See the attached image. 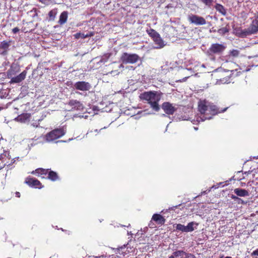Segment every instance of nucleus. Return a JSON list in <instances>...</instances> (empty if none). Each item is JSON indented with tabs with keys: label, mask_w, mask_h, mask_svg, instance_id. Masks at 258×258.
Segmentation results:
<instances>
[{
	"label": "nucleus",
	"mask_w": 258,
	"mask_h": 258,
	"mask_svg": "<svg viewBox=\"0 0 258 258\" xmlns=\"http://www.w3.org/2000/svg\"><path fill=\"white\" fill-rule=\"evenodd\" d=\"M227 108L220 110L217 106L213 104L209 103L208 104V108L206 109L205 113H203L201 118L202 121L206 119H210L213 116L218 113L223 112L227 110Z\"/></svg>",
	"instance_id": "obj_2"
},
{
	"label": "nucleus",
	"mask_w": 258,
	"mask_h": 258,
	"mask_svg": "<svg viewBox=\"0 0 258 258\" xmlns=\"http://www.w3.org/2000/svg\"><path fill=\"white\" fill-rule=\"evenodd\" d=\"M53 0H39V2L45 5H48L52 2Z\"/></svg>",
	"instance_id": "obj_37"
},
{
	"label": "nucleus",
	"mask_w": 258,
	"mask_h": 258,
	"mask_svg": "<svg viewBox=\"0 0 258 258\" xmlns=\"http://www.w3.org/2000/svg\"><path fill=\"white\" fill-rule=\"evenodd\" d=\"M74 87L75 89L78 90L87 91L91 89V86L88 82L85 81H78L74 84Z\"/></svg>",
	"instance_id": "obj_11"
},
{
	"label": "nucleus",
	"mask_w": 258,
	"mask_h": 258,
	"mask_svg": "<svg viewBox=\"0 0 258 258\" xmlns=\"http://www.w3.org/2000/svg\"><path fill=\"white\" fill-rule=\"evenodd\" d=\"M215 8L216 10L218 12L221 13L222 15L225 16L226 15V14H227L226 10L224 7V6H222V5L219 4H217L215 5Z\"/></svg>",
	"instance_id": "obj_23"
},
{
	"label": "nucleus",
	"mask_w": 258,
	"mask_h": 258,
	"mask_svg": "<svg viewBox=\"0 0 258 258\" xmlns=\"http://www.w3.org/2000/svg\"><path fill=\"white\" fill-rule=\"evenodd\" d=\"M229 31V29L227 27L221 28L219 29L217 31L218 33L221 35H223L226 33H228Z\"/></svg>",
	"instance_id": "obj_31"
},
{
	"label": "nucleus",
	"mask_w": 258,
	"mask_h": 258,
	"mask_svg": "<svg viewBox=\"0 0 258 258\" xmlns=\"http://www.w3.org/2000/svg\"><path fill=\"white\" fill-rule=\"evenodd\" d=\"M83 35H85V34L84 33H82L79 32V33H77L75 34L74 35V36L75 38L76 39H78L80 38H82L84 39L85 38H84L83 37Z\"/></svg>",
	"instance_id": "obj_36"
},
{
	"label": "nucleus",
	"mask_w": 258,
	"mask_h": 258,
	"mask_svg": "<svg viewBox=\"0 0 258 258\" xmlns=\"http://www.w3.org/2000/svg\"><path fill=\"white\" fill-rule=\"evenodd\" d=\"M253 34L250 29L248 28L247 29L241 30L240 32L239 33V36L240 37L244 38L246 37L247 36Z\"/></svg>",
	"instance_id": "obj_24"
},
{
	"label": "nucleus",
	"mask_w": 258,
	"mask_h": 258,
	"mask_svg": "<svg viewBox=\"0 0 258 258\" xmlns=\"http://www.w3.org/2000/svg\"><path fill=\"white\" fill-rule=\"evenodd\" d=\"M68 17V13L67 11L62 12L59 16L58 23L60 25L64 24L66 23Z\"/></svg>",
	"instance_id": "obj_21"
},
{
	"label": "nucleus",
	"mask_w": 258,
	"mask_h": 258,
	"mask_svg": "<svg viewBox=\"0 0 258 258\" xmlns=\"http://www.w3.org/2000/svg\"><path fill=\"white\" fill-rule=\"evenodd\" d=\"M3 109V107H0V111L2 110Z\"/></svg>",
	"instance_id": "obj_45"
},
{
	"label": "nucleus",
	"mask_w": 258,
	"mask_h": 258,
	"mask_svg": "<svg viewBox=\"0 0 258 258\" xmlns=\"http://www.w3.org/2000/svg\"><path fill=\"white\" fill-rule=\"evenodd\" d=\"M231 198L234 200L236 199H239V198L233 195L231 196Z\"/></svg>",
	"instance_id": "obj_43"
},
{
	"label": "nucleus",
	"mask_w": 258,
	"mask_h": 258,
	"mask_svg": "<svg viewBox=\"0 0 258 258\" xmlns=\"http://www.w3.org/2000/svg\"><path fill=\"white\" fill-rule=\"evenodd\" d=\"M195 223L194 222H191L189 223L187 226H185L186 232H191L194 230V225Z\"/></svg>",
	"instance_id": "obj_32"
},
{
	"label": "nucleus",
	"mask_w": 258,
	"mask_h": 258,
	"mask_svg": "<svg viewBox=\"0 0 258 258\" xmlns=\"http://www.w3.org/2000/svg\"><path fill=\"white\" fill-rule=\"evenodd\" d=\"M68 105L72 107V108L76 110H83L84 109L83 104L77 100H70L68 102Z\"/></svg>",
	"instance_id": "obj_12"
},
{
	"label": "nucleus",
	"mask_w": 258,
	"mask_h": 258,
	"mask_svg": "<svg viewBox=\"0 0 258 258\" xmlns=\"http://www.w3.org/2000/svg\"><path fill=\"white\" fill-rule=\"evenodd\" d=\"M248 28L253 34L258 32V15L256 16L255 19L252 21Z\"/></svg>",
	"instance_id": "obj_18"
},
{
	"label": "nucleus",
	"mask_w": 258,
	"mask_h": 258,
	"mask_svg": "<svg viewBox=\"0 0 258 258\" xmlns=\"http://www.w3.org/2000/svg\"><path fill=\"white\" fill-rule=\"evenodd\" d=\"M15 196H16V197H17V198H20V197H21V194H20V193L19 192H18V191H16V192H15Z\"/></svg>",
	"instance_id": "obj_42"
},
{
	"label": "nucleus",
	"mask_w": 258,
	"mask_h": 258,
	"mask_svg": "<svg viewBox=\"0 0 258 258\" xmlns=\"http://www.w3.org/2000/svg\"><path fill=\"white\" fill-rule=\"evenodd\" d=\"M185 251L181 250H176L173 252L172 255L170 256L168 258H175V257L183 256V253Z\"/></svg>",
	"instance_id": "obj_28"
},
{
	"label": "nucleus",
	"mask_w": 258,
	"mask_h": 258,
	"mask_svg": "<svg viewBox=\"0 0 258 258\" xmlns=\"http://www.w3.org/2000/svg\"><path fill=\"white\" fill-rule=\"evenodd\" d=\"M227 75L225 78H220L219 79L220 82L222 84L229 83L235 77L240 76L241 74L240 71L238 69L233 70H227Z\"/></svg>",
	"instance_id": "obj_6"
},
{
	"label": "nucleus",
	"mask_w": 258,
	"mask_h": 258,
	"mask_svg": "<svg viewBox=\"0 0 258 258\" xmlns=\"http://www.w3.org/2000/svg\"><path fill=\"white\" fill-rule=\"evenodd\" d=\"M226 47L222 44H212L207 51V54L209 56H213L215 55H220L225 50Z\"/></svg>",
	"instance_id": "obj_4"
},
{
	"label": "nucleus",
	"mask_w": 258,
	"mask_h": 258,
	"mask_svg": "<svg viewBox=\"0 0 258 258\" xmlns=\"http://www.w3.org/2000/svg\"><path fill=\"white\" fill-rule=\"evenodd\" d=\"M201 2L208 8H211L213 4V0H201Z\"/></svg>",
	"instance_id": "obj_33"
},
{
	"label": "nucleus",
	"mask_w": 258,
	"mask_h": 258,
	"mask_svg": "<svg viewBox=\"0 0 258 258\" xmlns=\"http://www.w3.org/2000/svg\"><path fill=\"white\" fill-rule=\"evenodd\" d=\"M216 72L218 73V77L217 80L219 81L220 78H225L227 75V71L225 70H223L222 69H218L216 70Z\"/></svg>",
	"instance_id": "obj_25"
},
{
	"label": "nucleus",
	"mask_w": 258,
	"mask_h": 258,
	"mask_svg": "<svg viewBox=\"0 0 258 258\" xmlns=\"http://www.w3.org/2000/svg\"><path fill=\"white\" fill-rule=\"evenodd\" d=\"M234 193L239 197H246L248 196V192L245 189L242 188H235L234 190Z\"/></svg>",
	"instance_id": "obj_20"
},
{
	"label": "nucleus",
	"mask_w": 258,
	"mask_h": 258,
	"mask_svg": "<svg viewBox=\"0 0 258 258\" xmlns=\"http://www.w3.org/2000/svg\"><path fill=\"white\" fill-rule=\"evenodd\" d=\"M162 93L156 91H146L140 95V99L145 101L150 106V107L155 111L160 110L159 102L161 99Z\"/></svg>",
	"instance_id": "obj_1"
},
{
	"label": "nucleus",
	"mask_w": 258,
	"mask_h": 258,
	"mask_svg": "<svg viewBox=\"0 0 258 258\" xmlns=\"http://www.w3.org/2000/svg\"><path fill=\"white\" fill-rule=\"evenodd\" d=\"M152 220L155 221L157 224L162 225L165 222V219L161 215L154 214L152 217Z\"/></svg>",
	"instance_id": "obj_17"
},
{
	"label": "nucleus",
	"mask_w": 258,
	"mask_h": 258,
	"mask_svg": "<svg viewBox=\"0 0 258 258\" xmlns=\"http://www.w3.org/2000/svg\"><path fill=\"white\" fill-rule=\"evenodd\" d=\"M230 54L234 57H237L239 54V51L237 49H233L230 51Z\"/></svg>",
	"instance_id": "obj_35"
},
{
	"label": "nucleus",
	"mask_w": 258,
	"mask_h": 258,
	"mask_svg": "<svg viewBox=\"0 0 258 258\" xmlns=\"http://www.w3.org/2000/svg\"><path fill=\"white\" fill-rule=\"evenodd\" d=\"M47 178L52 181H55L58 179L59 177L56 172L49 169Z\"/></svg>",
	"instance_id": "obj_19"
},
{
	"label": "nucleus",
	"mask_w": 258,
	"mask_h": 258,
	"mask_svg": "<svg viewBox=\"0 0 258 258\" xmlns=\"http://www.w3.org/2000/svg\"><path fill=\"white\" fill-rule=\"evenodd\" d=\"M11 41H3L0 43V48L7 50L10 46Z\"/></svg>",
	"instance_id": "obj_27"
},
{
	"label": "nucleus",
	"mask_w": 258,
	"mask_h": 258,
	"mask_svg": "<svg viewBox=\"0 0 258 258\" xmlns=\"http://www.w3.org/2000/svg\"><path fill=\"white\" fill-rule=\"evenodd\" d=\"M208 104H209V103L205 100H201L198 102V110L201 115L203 113H205L206 109L208 108Z\"/></svg>",
	"instance_id": "obj_16"
},
{
	"label": "nucleus",
	"mask_w": 258,
	"mask_h": 258,
	"mask_svg": "<svg viewBox=\"0 0 258 258\" xmlns=\"http://www.w3.org/2000/svg\"><path fill=\"white\" fill-rule=\"evenodd\" d=\"M49 169L37 168L31 172L33 174H37L38 176H41L42 178H45V175H48Z\"/></svg>",
	"instance_id": "obj_15"
},
{
	"label": "nucleus",
	"mask_w": 258,
	"mask_h": 258,
	"mask_svg": "<svg viewBox=\"0 0 258 258\" xmlns=\"http://www.w3.org/2000/svg\"><path fill=\"white\" fill-rule=\"evenodd\" d=\"M4 166L0 167V181H2L3 179H6L7 174V170L6 171L4 169Z\"/></svg>",
	"instance_id": "obj_30"
},
{
	"label": "nucleus",
	"mask_w": 258,
	"mask_h": 258,
	"mask_svg": "<svg viewBox=\"0 0 258 258\" xmlns=\"http://www.w3.org/2000/svg\"><path fill=\"white\" fill-rule=\"evenodd\" d=\"M139 56L135 53L129 54L127 52L123 53L120 56V60L123 64H133L139 60Z\"/></svg>",
	"instance_id": "obj_5"
},
{
	"label": "nucleus",
	"mask_w": 258,
	"mask_h": 258,
	"mask_svg": "<svg viewBox=\"0 0 258 258\" xmlns=\"http://www.w3.org/2000/svg\"><path fill=\"white\" fill-rule=\"evenodd\" d=\"M20 29L18 27H15L12 29L13 33L16 34L19 31Z\"/></svg>",
	"instance_id": "obj_39"
},
{
	"label": "nucleus",
	"mask_w": 258,
	"mask_h": 258,
	"mask_svg": "<svg viewBox=\"0 0 258 258\" xmlns=\"http://www.w3.org/2000/svg\"><path fill=\"white\" fill-rule=\"evenodd\" d=\"M94 32H89L88 33L86 34H85V35H83V37L84 38H88V37H92V36H93L94 35Z\"/></svg>",
	"instance_id": "obj_38"
},
{
	"label": "nucleus",
	"mask_w": 258,
	"mask_h": 258,
	"mask_svg": "<svg viewBox=\"0 0 258 258\" xmlns=\"http://www.w3.org/2000/svg\"><path fill=\"white\" fill-rule=\"evenodd\" d=\"M191 258H196V257L192 254V255L191 256Z\"/></svg>",
	"instance_id": "obj_44"
},
{
	"label": "nucleus",
	"mask_w": 258,
	"mask_h": 258,
	"mask_svg": "<svg viewBox=\"0 0 258 258\" xmlns=\"http://www.w3.org/2000/svg\"><path fill=\"white\" fill-rule=\"evenodd\" d=\"M241 179H242V178H240V179H239L238 180H241Z\"/></svg>",
	"instance_id": "obj_47"
},
{
	"label": "nucleus",
	"mask_w": 258,
	"mask_h": 258,
	"mask_svg": "<svg viewBox=\"0 0 258 258\" xmlns=\"http://www.w3.org/2000/svg\"><path fill=\"white\" fill-rule=\"evenodd\" d=\"M176 230L181 231L182 232H185V226L182 225L181 224H177L176 226Z\"/></svg>",
	"instance_id": "obj_34"
},
{
	"label": "nucleus",
	"mask_w": 258,
	"mask_h": 258,
	"mask_svg": "<svg viewBox=\"0 0 258 258\" xmlns=\"http://www.w3.org/2000/svg\"><path fill=\"white\" fill-rule=\"evenodd\" d=\"M153 40L155 44L158 45L159 48H162L164 46V42L159 34L154 38Z\"/></svg>",
	"instance_id": "obj_22"
},
{
	"label": "nucleus",
	"mask_w": 258,
	"mask_h": 258,
	"mask_svg": "<svg viewBox=\"0 0 258 258\" xmlns=\"http://www.w3.org/2000/svg\"><path fill=\"white\" fill-rule=\"evenodd\" d=\"M187 20L190 23L196 25H204L207 23V21L204 17L192 14L188 15Z\"/></svg>",
	"instance_id": "obj_7"
},
{
	"label": "nucleus",
	"mask_w": 258,
	"mask_h": 258,
	"mask_svg": "<svg viewBox=\"0 0 258 258\" xmlns=\"http://www.w3.org/2000/svg\"><path fill=\"white\" fill-rule=\"evenodd\" d=\"M57 13V10L56 9H52L49 11L48 14L49 17L48 20L50 21H54Z\"/></svg>",
	"instance_id": "obj_26"
},
{
	"label": "nucleus",
	"mask_w": 258,
	"mask_h": 258,
	"mask_svg": "<svg viewBox=\"0 0 258 258\" xmlns=\"http://www.w3.org/2000/svg\"><path fill=\"white\" fill-rule=\"evenodd\" d=\"M30 113H24L18 115L15 119L17 121L20 122L21 123H25L30 120Z\"/></svg>",
	"instance_id": "obj_14"
},
{
	"label": "nucleus",
	"mask_w": 258,
	"mask_h": 258,
	"mask_svg": "<svg viewBox=\"0 0 258 258\" xmlns=\"http://www.w3.org/2000/svg\"><path fill=\"white\" fill-rule=\"evenodd\" d=\"M0 160L4 163L3 166L4 167L5 166H11L15 162V158H12L9 151H5L2 154Z\"/></svg>",
	"instance_id": "obj_8"
},
{
	"label": "nucleus",
	"mask_w": 258,
	"mask_h": 258,
	"mask_svg": "<svg viewBox=\"0 0 258 258\" xmlns=\"http://www.w3.org/2000/svg\"><path fill=\"white\" fill-rule=\"evenodd\" d=\"M183 255H185V258H189L191 257V255H192V254L190 253H186V252H185V253H183Z\"/></svg>",
	"instance_id": "obj_40"
},
{
	"label": "nucleus",
	"mask_w": 258,
	"mask_h": 258,
	"mask_svg": "<svg viewBox=\"0 0 258 258\" xmlns=\"http://www.w3.org/2000/svg\"><path fill=\"white\" fill-rule=\"evenodd\" d=\"M161 108L164 112L168 115H173L177 110V108L173 104L169 102H164L162 104Z\"/></svg>",
	"instance_id": "obj_10"
},
{
	"label": "nucleus",
	"mask_w": 258,
	"mask_h": 258,
	"mask_svg": "<svg viewBox=\"0 0 258 258\" xmlns=\"http://www.w3.org/2000/svg\"><path fill=\"white\" fill-rule=\"evenodd\" d=\"M147 32L148 34V35L152 38L156 37L159 34L155 30L153 29H150L148 30H147Z\"/></svg>",
	"instance_id": "obj_29"
},
{
	"label": "nucleus",
	"mask_w": 258,
	"mask_h": 258,
	"mask_svg": "<svg viewBox=\"0 0 258 258\" xmlns=\"http://www.w3.org/2000/svg\"><path fill=\"white\" fill-rule=\"evenodd\" d=\"M251 255H257L258 256V248L256 249V250H254L252 252Z\"/></svg>",
	"instance_id": "obj_41"
},
{
	"label": "nucleus",
	"mask_w": 258,
	"mask_h": 258,
	"mask_svg": "<svg viewBox=\"0 0 258 258\" xmlns=\"http://www.w3.org/2000/svg\"><path fill=\"white\" fill-rule=\"evenodd\" d=\"M220 258H223V255L221 256Z\"/></svg>",
	"instance_id": "obj_46"
},
{
	"label": "nucleus",
	"mask_w": 258,
	"mask_h": 258,
	"mask_svg": "<svg viewBox=\"0 0 258 258\" xmlns=\"http://www.w3.org/2000/svg\"><path fill=\"white\" fill-rule=\"evenodd\" d=\"M27 74V72L26 71H23L21 74L18 75L16 77L12 78L10 83L11 84L14 83H19L23 81L25 78Z\"/></svg>",
	"instance_id": "obj_13"
},
{
	"label": "nucleus",
	"mask_w": 258,
	"mask_h": 258,
	"mask_svg": "<svg viewBox=\"0 0 258 258\" xmlns=\"http://www.w3.org/2000/svg\"><path fill=\"white\" fill-rule=\"evenodd\" d=\"M24 182L31 187L41 188L43 187L39 180L30 176L25 178Z\"/></svg>",
	"instance_id": "obj_9"
},
{
	"label": "nucleus",
	"mask_w": 258,
	"mask_h": 258,
	"mask_svg": "<svg viewBox=\"0 0 258 258\" xmlns=\"http://www.w3.org/2000/svg\"><path fill=\"white\" fill-rule=\"evenodd\" d=\"M65 134L66 131L63 128H55L46 135V140L48 142L53 141L61 137Z\"/></svg>",
	"instance_id": "obj_3"
}]
</instances>
